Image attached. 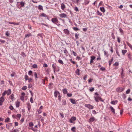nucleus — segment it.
Masks as SVG:
<instances>
[{
	"mask_svg": "<svg viewBox=\"0 0 132 132\" xmlns=\"http://www.w3.org/2000/svg\"><path fill=\"white\" fill-rule=\"evenodd\" d=\"M101 97L99 96V95L98 93L96 92L95 93V96H94V98L95 101L98 102H99L98 100Z\"/></svg>",
	"mask_w": 132,
	"mask_h": 132,
	"instance_id": "f257e3e1",
	"label": "nucleus"
},
{
	"mask_svg": "<svg viewBox=\"0 0 132 132\" xmlns=\"http://www.w3.org/2000/svg\"><path fill=\"white\" fill-rule=\"evenodd\" d=\"M51 21L53 23L55 24L58 23L59 22L58 19L55 18H52L51 19Z\"/></svg>",
	"mask_w": 132,
	"mask_h": 132,
	"instance_id": "f03ea898",
	"label": "nucleus"
},
{
	"mask_svg": "<svg viewBox=\"0 0 132 132\" xmlns=\"http://www.w3.org/2000/svg\"><path fill=\"white\" fill-rule=\"evenodd\" d=\"M85 106L89 109H93L94 106L90 104H85Z\"/></svg>",
	"mask_w": 132,
	"mask_h": 132,
	"instance_id": "7ed1b4c3",
	"label": "nucleus"
},
{
	"mask_svg": "<svg viewBox=\"0 0 132 132\" xmlns=\"http://www.w3.org/2000/svg\"><path fill=\"white\" fill-rule=\"evenodd\" d=\"M124 89L121 87H119L117 88L116 89V91L118 92H122L124 90Z\"/></svg>",
	"mask_w": 132,
	"mask_h": 132,
	"instance_id": "20e7f679",
	"label": "nucleus"
},
{
	"mask_svg": "<svg viewBox=\"0 0 132 132\" xmlns=\"http://www.w3.org/2000/svg\"><path fill=\"white\" fill-rule=\"evenodd\" d=\"M54 94L55 97L56 98L57 96H58L59 95H60V93L57 90H55L54 92Z\"/></svg>",
	"mask_w": 132,
	"mask_h": 132,
	"instance_id": "39448f33",
	"label": "nucleus"
},
{
	"mask_svg": "<svg viewBox=\"0 0 132 132\" xmlns=\"http://www.w3.org/2000/svg\"><path fill=\"white\" fill-rule=\"evenodd\" d=\"M4 99L3 97H2L0 98V105L1 106L2 105L3 102L4 101Z\"/></svg>",
	"mask_w": 132,
	"mask_h": 132,
	"instance_id": "423d86ee",
	"label": "nucleus"
},
{
	"mask_svg": "<svg viewBox=\"0 0 132 132\" xmlns=\"http://www.w3.org/2000/svg\"><path fill=\"white\" fill-rule=\"evenodd\" d=\"M95 120V118L94 117H92L90 118L88 120V122H93Z\"/></svg>",
	"mask_w": 132,
	"mask_h": 132,
	"instance_id": "0eeeda50",
	"label": "nucleus"
},
{
	"mask_svg": "<svg viewBox=\"0 0 132 132\" xmlns=\"http://www.w3.org/2000/svg\"><path fill=\"white\" fill-rule=\"evenodd\" d=\"M95 57L94 56H92L91 57L90 64H92V63H93V60L95 59Z\"/></svg>",
	"mask_w": 132,
	"mask_h": 132,
	"instance_id": "6e6552de",
	"label": "nucleus"
},
{
	"mask_svg": "<svg viewBox=\"0 0 132 132\" xmlns=\"http://www.w3.org/2000/svg\"><path fill=\"white\" fill-rule=\"evenodd\" d=\"M59 16L61 18H65L67 16V15L64 13H62L59 14Z\"/></svg>",
	"mask_w": 132,
	"mask_h": 132,
	"instance_id": "1a4fd4ad",
	"label": "nucleus"
},
{
	"mask_svg": "<svg viewBox=\"0 0 132 132\" xmlns=\"http://www.w3.org/2000/svg\"><path fill=\"white\" fill-rule=\"evenodd\" d=\"M12 126V123H9L8 124H7L6 125V128L7 129H9L10 127L11 126Z\"/></svg>",
	"mask_w": 132,
	"mask_h": 132,
	"instance_id": "9d476101",
	"label": "nucleus"
},
{
	"mask_svg": "<svg viewBox=\"0 0 132 132\" xmlns=\"http://www.w3.org/2000/svg\"><path fill=\"white\" fill-rule=\"evenodd\" d=\"M63 31L65 34L68 35L69 34V32L68 30L67 29H64Z\"/></svg>",
	"mask_w": 132,
	"mask_h": 132,
	"instance_id": "9b49d317",
	"label": "nucleus"
},
{
	"mask_svg": "<svg viewBox=\"0 0 132 132\" xmlns=\"http://www.w3.org/2000/svg\"><path fill=\"white\" fill-rule=\"evenodd\" d=\"M62 102V105H66V100L65 99H63Z\"/></svg>",
	"mask_w": 132,
	"mask_h": 132,
	"instance_id": "f8f14e48",
	"label": "nucleus"
},
{
	"mask_svg": "<svg viewBox=\"0 0 132 132\" xmlns=\"http://www.w3.org/2000/svg\"><path fill=\"white\" fill-rule=\"evenodd\" d=\"M110 108L111 112H113V113L114 114L115 113V109L113 108L112 106H110Z\"/></svg>",
	"mask_w": 132,
	"mask_h": 132,
	"instance_id": "ddd939ff",
	"label": "nucleus"
},
{
	"mask_svg": "<svg viewBox=\"0 0 132 132\" xmlns=\"http://www.w3.org/2000/svg\"><path fill=\"white\" fill-rule=\"evenodd\" d=\"M61 9L62 10H64L65 8V5L63 3H62L61 5Z\"/></svg>",
	"mask_w": 132,
	"mask_h": 132,
	"instance_id": "4468645a",
	"label": "nucleus"
},
{
	"mask_svg": "<svg viewBox=\"0 0 132 132\" xmlns=\"http://www.w3.org/2000/svg\"><path fill=\"white\" fill-rule=\"evenodd\" d=\"M70 101L72 104H76V101L74 100L70 99Z\"/></svg>",
	"mask_w": 132,
	"mask_h": 132,
	"instance_id": "2eb2a0df",
	"label": "nucleus"
},
{
	"mask_svg": "<svg viewBox=\"0 0 132 132\" xmlns=\"http://www.w3.org/2000/svg\"><path fill=\"white\" fill-rule=\"evenodd\" d=\"M118 102V101L117 100H115L112 101L111 102V103L112 104L115 105L117 104Z\"/></svg>",
	"mask_w": 132,
	"mask_h": 132,
	"instance_id": "dca6fc26",
	"label": "nucleus"
},
{
	"mask_svg": "<svg viewBox=\"0 0 132 132\" xmlns=\"http://www.w3.org/2000/svg\"><path fill=\"white\" fill-rule=\"evenodd\" d=\"M100 9L101 11L103 13L105 12V10L103 7H101L100 8Z\"/></svg>",
	"mask_w": 132,
	"mask_h": 132,
	"instance_id": "f3484780",
	"label": "nucleus"
},
{
	"mask_svg": "<svg viewBox=\"0 0 132 132\" xmlns=\"http://www.w3.org/2000/svg\"><path fill=\"white\" fill-rule=\"evenodd\" d=\"M11 90L10 89H9L7 92H6V94L8 95H10L11 93Z\"/></svg>",
	"mask_w": 132,
	"mask_h": 132,
	"instance_id": "a211bd4d",
	"label": "nucleus"
},
{
	"mask_svg": "<svg viewBox=\"0 0 132 132\" xmlns=\"http://www.w3.org/2000/svg\"><path fill=\"white\" fill-rule=\"evenodd\" d=\"M122 70L121 72V78H123L124 77V74L123 73V68H121Z\"/></svg>",
	"mask_w": 132,
	"mask_h": 132,
	"instance_id": "6ab92c4d",
	"label": "nucleus"
},
{
	"mask_svg": "<svg viewBox=\"0 0 132 132\" xmlns=\"http://www.w3.org/2000/svg\"><path fill=\"white\" fill-rule=\"evenodd\" d=\"M21 115L20 114H17L16 115V117H17V118H16V119L18 120H19L20 118V117H21Z\"/></svg>",
	"mask_w": 132,
	"mask_h": 132,
	"instance_id": "aec40b11",
	"label": "nucleus"
},
{
	"mask_svg": "<svg viewBox=\"0 0 132 132\" xmlns=\"http://www.w3.org/2000/svg\"><path fill=\"white\" fill-rule=\"evenodd\" d=\"M27 105L28 109V111H29L31 109V105L29 103H27Z\"/></svg>",
	"mask_w": 132,
	"mask_h": 132,
	"instance_id": "412c9836",
	"label": "nucleus"
},
{
	"mask_svg": "<svg viewBox=\"0 0 132 132\" xmlns=\"http://www.w3.org/2000/svg\"><path fill=\"white\" fill-rule=\"evenodd\" d=\"M63 92L64 94H66L67 93V89L65 88L63 89Z\"/></svg>",
	"mask_w": 132,
	"mask_h": 132,
	"instance_id": "4be33fe9",
	"label": "nucleus"
},
{
	"mask_svg": "<svg viewBox=\"0 0 132 132\" xmlns=\"http://www.w3.org/2000/svg\"><path fill=\"white\" fill-rule=\"evenodd\" d=\"M113 58L112 57V58L111 59V60L109 61V66H110L111 65V64L112 62L113 61Z\"/></svg>",
	"mask_w": 132,
	"mask_h": 132,
	"instance_id": "5701e85b",
	"label": "nucleus"
},
{
	"mask_svg": "<svg viewBox=\"0 0 132 132\" xmlns=\"http://www.w3.org/2000/svg\"><path fill=\"white\" fill-rule=\"evenodd\" d=\"M20 5H21V7H24V5L25 4V3L24 2L21 1L20 2Z\"/></svg>",
	"mask_w": 132,
	"mask_h": 132,
	"instance_id": "b1692460",
	"label": "nucleus"
},
{
	"mask_svg": "<svg viewBox=\"0 0 132 132\" xmlns=\"http://www.w3.org/2000/svg\"><path fill=\"white\" fill-rule=\"evenodd\" d=\"M80 70V69H78L76 71V73L77 75H80V73H79Z\"/></svg>",
	"mask_w": 132,
	"mask_h": 132,
	"instance_id": "393cba45",
	"label": "nucleus"
},
{
	"mask_svg": "<svg viewBox=\"0 0 132 132\" xmlns=\"http://www.w3.org/2000/svg\"><path fill=\"white\" fill-rule=\"evenodd\" d=\"M16 106V108H18L19 106L20 103L18 102L17 101L15 103Z\"/></svg>",
	"mask_w": 132,
	"mask_h": 132,
	"instance_id": "a878e982",
	"label": "nucleus"
},
{
	"mask_svg": "<svg viewBox=\"0 0 132 132\" xmlns=\"http://www.w3.org/2000/svg\"><path fill=\"white\" fill-rule=\"evenodd\" d=\"M34 76L35 77V79H37L38 78V77H37V73L35 72H34L33 73Z\"/></svg>",
	"mask_w": 132,
	"mask_h": 132,
	"instance_id": "bb28decb",
	"label": "nucleus"
},
{
	"mask_svg": "<svg viewBox=\"0 0 132 132\" xmlns=\"http://www.w3.org/2000/svg\"><path fill=\"white\" fill-rule=\"evenodd\" d=\"M127 51L126 50H122V54L123 55H124L126 53H127Z\"/></svg>",
	"mask_w": 132,
	"mask_h": 132,
	"instance_id": "cd10ccee",
	"label": "nucleus"
},
{
	"mask_svg": "<svg viewBox=\"0 0 132 132\" xmlns=\"http://www.w3.org/2000/svg\"><path fill=\"white\" fill-rule=\"evenodd\" d=\"M71 53L74 56H76L77 55V54L76 52H75L73 51H71Z\"/></svg>",
	"mask_w": 132,
	"mask_h": 132,
	"instance_id": "c85d7f7f",
	"label": "nucleus"
},
{
	"mask_svg": "<svg viewBox=\"0 0 132 132\" xmlns=\"http://www.w3.org/2000/svg\"><path fill=\"white\" fill-rule=\"evenodd\" d=\"M52 67L54 69V71L55 72V69L56 68V66L55 64H52Z\"/></svg>",
	"mask_w": 132,
	"mask_h": 132,
	"instance_id": "c756f323",
	"label": "nucleus"
},
{
	"mask_svg": "<svg viewBox=\"0 0 132 132\" xmlns=\"http://www.w3.org/2000/svg\"><path fill=\"white\" fill-rule=\"evenodd\" d=\"M29 129H31L34 132H36L37 131V129H35L33 127H31V128Z\"/></svg>",
	"mask_w": 132,
	"mask_h": 132,
	"instance_id": "7c9ffc66",
	"label": "nucleus"
},
{
	"mask_svg": "<svg viewBox=\"0 0 132 132\" xmlns=\"http://www.w3.org/2000/svg\"><path fill=\"white\" fill-rule=\"evenodd\" d=\"M38 8L40 10H43V7L41 5H39L38 6Z\"/></svg>",
	"mask_w": 132,
	"mask_h": 132,
	"instance_id": "2f4dec72",
	"label": "nucleus"
},
{
	"mask_svg": "<svg viewBox=\"0 0 132 132\" xmlns=\"http://www.w3.org/2000/svg\"><path fill=\"white\" fill-rule=\"evenodd\" d=\"M119 29L120 32L122 34H123V30L122 29L120 28H119Z\"/></svg>",
	"mask_w": 132,
	"mask_h": 132,
	"instance_id": "473e14b6",
	"label": "nucleus"
},
{
	"mask_svg": "<svg viewBox=\"0 0 132 132\" xmlns=\"http://www.w3.org/2000/svg\"><path fill=\"white\" fill-rule=\"evenodd\" d=\"M76 127H72L71 129V130L73 132H76L75 130V129Z\"/></svg>",
	"mask_w": 132,
	"mask_h": 132,
	"instance_id": "72a5a7b5",
	"label": "nucleus"
},
{
	"mask_svg": "<svg viewBox=\"0 0 132 132\" xmlns=\"http://www.w3.org/2000/svg\"><path fill=\"white\" fill-rule=\"evenodd\" d=\"M58 61L59 62V63L60 64H63V61L60 59L58 60Z\"/></svg>",
	"mask_w": 132,
	"mask_h": 132,
	"instance_id": "f704fd0d",
	"label": "nucleus"
},
{
	"mask_svg": "<svg viewBox=\"0 0 132 132\" xmlns=\"http://www.w3.org/2000/svg\"><path fill=\"white\" fill-rule=\"evenodd\" d=\"M97 13L98 15H99L100 16H101L102 15V13L98 11H97Z\"/></svg>",
	"mask_w": 132,
	"mask_h": 132,
	"instance_id": "c9c22d12",
	"label": "nucleus"
},
{
	"mask_svg": "<svg viewBox=\"0 0 132 132\" xmlns=\"http://www.w3.org/2000/svg\"><path fill=\"white\" fill-rule=\"evenodd\" d=\"M71 119L73 121H75L76 120V118L75 117H72Z\"/></svg>",
	"mask_w": 132,
	"mask_h": 132,
	"instance_id": "e433bc0d",
	"label": "nucleus"
},
{
	"mask_svg": "<svg viewBox=\"0 0 132 132\" xmlns=\"http://www.w3.org/2000/svg\"><path fill=\"white\" fill-rule=\"evenodd\" d=\"M10 118L9 117H7L6 118L5 120V122H8L10 120Z\"/></svg>",
	"mask_w": 132,
	"mask_h": 132,
	"instance_id": "4c0bfd02",
	"label": "nucleus"
},
{
	"mask_svg": "<svg viewBox=\"0 0 132 132\" xmlns=\"http://www.w3.org/2000/svg\"><path fill=\"white\" fill-rule=\"evenodd\" d=\"M29 127H32L34 126V124L32 122H30L29 123Z\"/></svg>",
	"mask_w": 132,
	"mask_h": 132,
	"instance_id": "58836bf2",
	"label": "nucleus"
},
{
	"mask_svg": "<svg viewBox=\"0 0 132 132\" xmlns=\"http://www.w3.org/2000/svg\"><path fill=\"white\" fill-rule=\"evenodd\" d=\"M27 88V87L26 86H23V87H22L21 89L23 90H26Z\"/></svg>",
	"mask_w": 132,
	"mask_h": 132,
	"instance_id": "ea45409f",
	"label": "nucleus"
},
{
	"mask_svg": "<svg viewBox=\"0 0 132 132\" xmlns=\"http://www.w3.org/2000/svg\"><path fill=\"white\" fill-rule=\"evenodd\" d=\"M41 15L43 17H46L47 18H48V16L46 15L44 13H42L41 14Z\"/></svg>",
	"mask_w": 132,
	"mask_h": 132,
	"instance_id": "a19ab883",
	"label": "nucleus"
},
{
	"mask_svg": "<svg viewBox=\"0 0 132 132\" xmlns=\"http://www.w3.org/2000/svg\"><path fill=\"white\" fill-rule=\"evenodd\" d=\"M32 67L34 68H37V65L36 64H34L32 66Z\"/></svg>",
	"mask_w": 132,
	"mask_h": 132,
	"instance_id": "79ce46f5",
	"label": "nucleus"
},
{
	"mask_svg": "<svg viewBox=\"0 0 132 132\" xmlns=\"http://www.w3.org/2000/svg\"><path fill=\"white\" fill-rule=\"evenodd\" d=\"M31 36V35L30 34H27L26 35H25V38Z\"/></svg>",
	"mask_w": 132,
	"mask_h": 132,
	"instance_id": "37998d69",
	"label": "nucleus"
},
{
	"mask_svg": "<svg viewBox=\"0 0 132 132\" xmlns=\"http://www.w3.org/2000/svg\"><path fill=\"white\" fill-rule=\"evenodd\" d=\"M32 72L31 70H30L28 72V75H32Z\"/></svg>",
	"mask_w": 132,
	"mask_h": 132,
	"instance_id": "c03bdc74",
	"label": "nucleus"
},
{
	"mask_svg": "<svg viewBox=\"0 0 132 132\" xmlns=\"http://www.w3.org/2000/svg\"><path fill=\"white\" fill-rule=\"evenodd\" d=\"M10 98L11 99V100H13V98H14V95L13 94H12L10 96Z\"/></svg>",
	"mask_w": 132,
	"mask_h": 132,
	"instance_id": "a18cd8bd",
	"label": "nucleus"
},
{
	"mask_svg": "<svg viewBox=\"0 0 132 132\" xmlns=\"http://www.w3.org/2000/svg\"><path fill=\"white\" fill-rule=\"evenodd\" d=\"M79 34H78L76 33L75 34V37L76 39H77L78 38Z\"/></svg>",
	"mask_w": 132,
	"mask_h": 132,
	"instance_id": "49530a36",
	"label": "nucleus"
},
{
	"mask_svg": "<svg viewBox=\"0 0 132 132\" xmlns=\"http://www.w3.org/2000/svg\"><path fill=\"white\" fill-rule=\"evenodd\" d=\"M104 54L105 55H106L107 57L108 56V55L107 54V53L106 51H104Z\"/></svg>",
	"mask_w": 132,
	"mask_h": 132,
	"instance_id": "de8ad7c7",
	"label": "nucleus"
},
{
	"mask_svg": "<svg viewBox=\"0 0 132 132\" xmlns=\"http://www.w3.org/2000/svg\"><path fill=\"white\" fill-rule=\"evenodd\" d=\"M111 36L112 39H115V37L113 33H112L111 34Z\"/></svg>",
	"mask_w": 132,
	"mask_h": 132,
	"instance_id": "09e8293b",
	"label": "nucleus"
},
{
	"mask_svg": "<svg viewBox=\"0 0 132 132\" xmlns=\"http://www.w3.org/2000/svg\"><path fill=\"white\" fill-rule=\"evenodd\" d=\"M117 41L119 43H120V37H119L117 36Z\"/></svg>",
	"mask_w": 132,
	"mask_h": 132,
	"instance_id": "8fccbe9b",
	"label": "nucleus"
},
{
	"mask_svg": "<svg viewBox=\"0 0 132 132\" xmlns=\"http://www.w3.org/2000/svg\"><path fill=\"white\" fill-rule=\"evenodd\" d=\"M130 89H127L126 92V94H128L130 92Z\"/></svg>",
	"mask_w": 132,
	"mask_h": 132,
	"instance_id": "3c124183",
	"label": "nucleus"
},
{
	"mask_svg": "<svg viewBox=\"0 0 132 132\" xmlns=\"http://www.w3.org/2000/svg\"><path fill=\"white\" fill-rule=\"evenodd\" d=\"M73 29L75 31H76L79 30V29L77 27H73Z\"/></svg>",
	"mask_w": 132,
	"mask_h": 132,
	"instance_id": "603ef678",
	"label": "nucleus"
},
{
	"mask_svg": "<svg viewBox=\"0 0 132 132\" xmlns=\"http://www.w3.org/2000/svg\"><path fill=\"white\" fill-rule=\"evenodd\" d=\"M94 88L93 87L92 88H90L89 89V90L91 92H93V91H94Z\"/></svg>",
	"mask_w": 132,
	"mask_h": 132,
	"instance_id": "864d4df0",
	"label": "nucleus"
},
{
	"mask_svg": "<svg viewBox=\"0 0 132 132\" xmlns=\"http://www.w3.org/2000/svg\"><path fill=\"white\" fill-rule=\"evenodd\" d=\"M122 96L123 98V99H125L126 98V95H125L124 94H122Z\"/></svg>",
	"mask_w": 132,
	"mask_h": 132,
	"instance_id": "5fc2aeb1",
	"label": "nucleus"
},
{
	"mask_svg": "<svg viewBox=\"0 0 132 132\" xmlns=\"http://www.w3.org/2000/svg\"><path fill=\"white\" fill-rule=\"evenodd\" d=\"M28 77L27 75H26L25 77V79L26 80H28Z\"/></svg>",
	"mask_w": 132,
	"mask_h": 132,
	"instance_id": "6e6d98bb",
	"label": "nucleus"
},
{
	"mask_svg": "<svg viewBox=\"0 0 132 132\" xmlns=\"http://www.w3.org/2000/svg\"><path fill=\"white\" fill-rule=\"evenodd\" d=\"M118 65H119V63H118L117 62L113 64V65L115 66H117Z\"/></svg>",
	"mask_w": 132,
	"mask_h": 132,
	"instance_id": "4d7b16f0",
	"label": "nucleus"
},
{
	"mask_svg": "<svg viewBox=\"0 0 132 132\" xmlns=\"http://www.w3.org/2000/svg\"><path fill=\"white\" fill-rule=\"evenodd\" d=\"M43 67L45 68H46L48 67V65L47 64L45 63L43 64Z\"/></svg>",
	"mask_w": 132,
	"mask_h": 132,
	"instance_id": "13d9d810",
	"label": "nucleus"
},
{
	"mask_svg": "<svg viewBox=\"0 0 132 132\" xmlns=\"http://www.w3.org/2000/svg\"><path fill=\"white\" fill-rule=\"evenodd\" d=\"M20 99L21 100L23 101L24 99V97L21 96L20 97Z\"/></svg>",
	"mask_w": 132,
	"mask_h": 132,
	"instance_id": "bf43d9fd",
	"label": "nucleus"
},
{
	"mask_svg": "<svg viewBox=\"0 0 132 132\" xmlns=\"http://www.w3.org/2000/svg\"><path fill=\"white\" fill-rule=\"evenodd\" d=\"M15 75V72H13L11 74V76L12 77H13Z\"/></svg>",
	"mask_w": 132,
	"mask_h": 132,
	"instance_id": "052dcab7",
	"label": "nucleus"
},
{
	"mask_svg": "<svg viewBox=\"0 0 132 132\" xmlns=\"http://www.w3.org/2000/svg\"><path fill=\"white\" fill-rule=\"evenodd\" d=\"M100 69L102 71H103L105 70V68L104 67H102L100 68Z\"/></svg>",
	"mask_w": 132,
	"mask_h": 132,
	"instance_id": "680f3d73",
	"label": "nucleus"
},
{
	"mask_svg": "<svg viewBox=\"0 0 132 132\" xmlns=\"http://www.w3.org/2000/svg\"><path fill=\"white\" fill-rule=\"evenodd\" d=\"M67 95L68 97H71L72 96V94L71 93H68Z\"/></svg>",
	"mask_w": 132,
	"mask_h": 132,
	"instance_id": "e2e57ef3",
	"label": "nucleus"
},
{
	"mask_svg": "<svg viewBox=\"0 0 132 132\" xmlns=\"http://www.w3.org/2000/svg\"><path fill=\"white\" fill-rule=\"evenodd\" d=\"M9 108L10 109L12 110H13L14 109L13 106L12 105H10V106Z\"/></svg>",
	"mask_w": 132,
	"mask_h": 132,
	"instance_id": "0e129e2a",
	"label": "nucleus"
},
{
	"mask_svg": "<svg viewBox=\"0 0 132 132\" xmlns=\"http://www.w3.org/2000/svg\"><path fill=\"white\" fill-rule=\"evenodd\" d=\"M61 96H60V95H59L58 96V100L60 101H61Z\"/></svg>",
	"mask_w": 132,
	"mask_h": 132,
	"instance_id": "69168bd1",
	"label": "nucleus"
},
{
	"mask_svg": "<svg viewBox=\"0 0 132 132\" xmlns=\"http://www.w3.org/2000/svg\"><path fill=\"white\" fill-rule=\"evenodd\" d=\"M74 10L75 11L77 12L79 11V10L78 9V8L76 7H75L74 8Z\"/></svg>",
	"mask_w": 132,
	"mask_h": 132,
	"instance_id": "338daca9",
	"label": "nucleus"
},
{
	"mask_svg": "<svg viewBox=\"0 0 132 132\" xmlns=\"http://www.w3.org/2000/svg\"><path fill=\"white\" fill-rule=\"evenodd\" d=\"M128 46L132 50V45L129 43L128 44Z\"/></svg>",
	"mask_w": 132,
	"mask_h": 132,
	"instance_id": "774afa93",
	"label": "nucleus"
}]
</instances>
